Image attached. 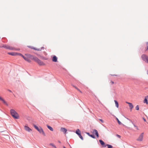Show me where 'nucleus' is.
Wrapping results in <instances>:
<instances>
[{"label": "nucleus", "mask_w": 148, "mask_h": 148, "mask_svg": "<svg viewBox=\"0 0 148 148\" xmlns=\"http://www.w3.org/2000/svg\"><path fill=\"white\" fill-rule=\"evenodd\" d=\"M10 113L13 117L15 119H18L19 118V115L17 112L14 110L11 109L10 110Z\"/></svg>", "instance_id": "nucleus-1"}, {"label": "nucleus", "mask_w": 148, "mask_h": 148, "mask_svg": "<svg viewBox=\"0 0 148 148\" xmlns=\"http://www.w3.org/2000/svg\"><path fill=\"white\" fill-rule=\"evenodd\" d=\"M33 126L35 129H36L40 133H41L44 136H45V134L42 128H41V127H40V128H39L35 124H34Z\"/></svg>", "instance_id": "nucleus-2"}, {"label": "nucleus", "mask_w": 148, "mask_h": 148, "mask_svg": "<svg viewBox=\"0 0 148 148\" xmlns=\"http://www.w3.org/2000/svg\"><path fill=\"white\" fill-rule=\"evenodd\" d=\"M142 59L145 63L148 64V56L145 54H143L141 56Z\"/></svg>", "instance_id": "nucleus-3"}, {"label": "nucleus", "mask_w": 148, "mask_h": 148, "mask_svg": "<svg viewBox=\"0 0 148 148\" xmlns=\"http://www.w3.org/2000/svg\"><path fill=\"white\" fill-rule=\"evenodd\" d=\"M75 133L82 140H84L83 138L81 135V131L79 129H77L75 131Z\"/></svg>", "instance_id": "nucleus-4"}, {"label": "nucleus", "mask_w": 148, "mask_h": 148, "mask_svg": "<svg viewBox=\"0 0 148 148\" xmlns=\"http://www.w3.org/2000/svg\"><path fill=\"white\" fill-rule=\"evenodd\" d=\"M34 61L36 62L40 65H44L45 64L42 61H41L38 58L36 57Z\"/></svg>", "instance_id": "nucleus-5"}, {"label": "nucleus", "mask_w": 148, "mask_h": 148, "mask_svg": "<svg viewBox=\"0 0 148 148\" xmlns=\"http://www.w3.org/2000/svg\"><path fill=\"white\" fill-rule=\"evenodd\" d=\"M93 133L95 135L97 138H98L99 137V134L98 131L96 129H94L93 130Z\"/></svg>", "instance_id": "nucleus-6"}, {"label": "nucleus", "mask_w": 148, "mask_h": 148, "mask_svg": "<svg viewBox=\"0 0 148 148\" xmlns=\"http://www.w3.org/2000/svg\"><path fill=\"white\" fill-rule=\"evenodd\" d=\"M99 142L100 143L101 145H102L103 147H106V144H105V142L103 141L102 140L100 139L99 140Z\"/></svg>", "instance_id": "nucleus-7"}, {"label": "nucleus", "mask_w": 148, "mask_h": 148, "mask_svg": "<svg viewBox=\"0 0 148 148\" xmlns=\"http://www.w3.org/2000/svg\"><path fill=\"white\" fill-rule=\"evenodd\" d=\"M143 134V133H142L140 134L139 137L137 139V140L140 141H141L142 140Z\"/></svg>", "instance_id": "nucleus-8"}, {"label": "nucleus", "mask_w": 148, "mask_h": 148, "mask_svg": "<svg viewBox=\"0 0 148 148\" xmlns=\"http://www.w3.org/2000/svg\"><path fill=\"white\" fill-rule=\"evenodd\" d=\"M58 58L55 55H54L52 58V61L54 62H58Z\"/></svg>", "instance_id": "nucleus-9"}, {"label": "nucleus", "mask_w": 148, "mask_h": 148, "mask_svg": "<svg viewBox=\"0 0 148 148\" xmlns=\"http://www.w3.org/2000/svg\"><path fill=\"white\" fill-rule=\"evenodd\" d=\"M24 128L25 130L28 132H30L32 130L31 128H30L28 126L26 125L25 126Z\"/></svg>", "instance_id": "nucleus-10"}, {"label": "nucleus", "mask_w": 148, "mask_h": 148, "mask_svg": "<svg viewBox=\"0 0 148 148\" xmlns=\"http://www.w3.org/2000/svg\"><path fill=\"white\" fill-rule=\"evenodd\" d=\"M126 103L128 104L129 106L130 107V108L131 110L134 107V106L132 104V103L127 102H126Z\"/></svg>", "instance_id": "nucleus-11"}, {"label": "nucleus", "mask_w": 148, "mask_h": 148, "mask_svg": "<svg viewBox=\"0 0 148 148\" xmlns=\"http://www.w3.org/2000/svg\"><path fill=\"white\" fill-rule=\"evenodd\" d=\"M61 131L63 132L64 134H66V132L67 131V129L64 127H61Z\"/></svg>", "instance_id": "nucleus-12"}, {"label": "nucleus", "mask_w": 148, "mask_h": 148, "mask_svg": "<svg viewBox=\"0 0 148 148\" xmlns=\"http://www.w3.org/2000/svg\"><path fill=\"white\" fill-rule=\"evenodd\" d=\"M0 100L2 101L3 103L5 104L6 105L8 106V104L5 101L4 99L2 98L0 96Z\"/></svg>", "instance_id": "nucleus-13"}, {"label": "nucleus", "mask_w": 148, "mask_h": 148, "mask_svg": "<svg viewBox=\"0 0 148 148\" xmlns=\"http://www.w3.org/2000/svg\"><path fill=\"white\" fill-rule=\"evenodd\" d=\"M36 57H34L32 55L29 54V56H27V58H29L31 59L35 60V58Z\"/></svg>", "instance_id": "nucleus-14"}, {"label": "nucleus", "mask_w": 148, "mask_h": 148, "mask_svg": "<svg viewBox=\"0 0 148 148\" xmlns=\"http://www.w3.org/2000/svg\"><path fill=\"white\" fill-rule=\"evenodd\" d=\"M23 58L26 61H27V62H31V60L28 59V58H27L25 56L23 57Z\"/></svg>", "instance_id": "nucleus-15"}, {"label": "nucleus", "mask_w": 148, "mask_h": 148, "mask_svg": "<svg viewBox=\"0 0 148 148\" xmlns=\"http://www.w3.org/2000/svg\"><path fill=\"white\" fill-rule=\"evenodd\" d=\"M16 52H8V54L9 55L12 56H16Z\"/></svg>", "instance_id": "nucleus-16"}, {"label": "nucleus", "mask_w": 148, "mask_h": 148, "mask_svg": "<svg viewBox=\"0 0 148 148\" xmlns=\"http://www.w3.org/2000/svg\"><path fill=\"white\" fill-rule=\"evenodd\" d=\"M47 127L48 128V129H49V130H50L51 131H53V129L50 126L48 125H47Z\"/></svg>", "instance_id": "nucleus-17"}, {"label": "nucleus", "mask_w": 148, "mask_h": 148, "mask_svg": "<svg viewBox=\"0 0 148 148\" xmlns=\"http://www.w3.org/2000/svg\"><path fill=\"white\" fill-rule=\"evenodd\" d=\"M114 101L115 103L116 106L117 108H118L119 106V105L118 101L116 100H114Z\"/></svg>", "instance_id": "nucleus-18"}, {"label": "nucleus", "mask_w": 148, "mask_h": 148, "mask_svg": "<svg viewBox=\"0 0 148 148\" xmlns=\"http://www.w3.org/2000/svg\"><path fill=\"white\" fill-rule=\"evenodd\" d=\"M143 102L144 103H146V104H148V101L147 99L146 98H145L143 101Z\"/></svg>", "instance_id": "nucleus-19"}, {"label": "nucleus", "mask_w": 148, "mask_h": 148, "mask_svg": "<svg viewBox=\"0 0 148 148\" xmlns=\"http://www.w3.org/2000/svg\"><path fill=\"white\" fill-rule=\"evenodd\" d=\"M106 146L108 147V148H113V146L110 145L106 144Z\"/></svg>", "instance_id": "nucleus-20"}, {"label": "nucleus", "mask_w": 148, "mask_h": 148, "mask_svg": "<svg viewBox=\"0 0 148 148\" xmlns=\"http://www.w3.org/2000/svg\"><path fill=\"white\" fill-rule=\"evenodd\" d=\"M16 56L19 55V56H21L23 58V57H24V56L21 53H16Z\"/></svg>", "instance_id": "nucleus-21"}, {"label": "nucleus", "mask_w": 148, "mask_h": 148, "mask_svg": "<svg viewBox=\"0 0 148 148\" xmlns=\"http://www.w3.org/2000/svg\"><path fill=\"white\" fill-rule=\"evenodd\" d=\"M116 120L117 121L119 125H121L122 124L121 122L119 120L118 118H116Z\"/></svg>", "instance_id": "nucleus-22"}, {"label": "nucleus", "mask_w": 148, "mask_h": 148, "mask_svg": "<svg viewBox=\"0 0 148 148\" xmlns=\"http://www.w3.org/2000/svg\"><path fill=\"white\" fill-rule=\"evenodd\" d=\"M92 138H93L95 139V135L94 134H92L90 135V136Z\"/></svg>", "instance_id": "nucleus-23"}, {"label": "nucleus", "mask_w": 148, "mask_h": 148, "mask_svg": "<svg viewBox=\"0 0 148 148\" xmlns=\"http://www.w3.org/2000/svg\"><path fill=\"white\" fill-rule=\"evenodd\" d=\"M8 49H10V50H13L14 49V48H13L12 47H11L10 46H8Z\"/></svg>", "instance_id": "nucleus-24"}, {"label": "nucleus", "mask_w": 148, "mask_h": 148, "mask_svg": "<svg viewBox=\"0 0 148 148\" xmlns=\"http://www.w3.org/2000/svg\"><path fill=\"white\" fill-rule=\"evenodd\" d=\"M49 145L51 146H53V147H54L55 148H57L56 146L52 143H50L49 144Z\"/></svg>", "instance_id": "nucleus-25"}, {"label": "nucleus", "mask_w": 148, "mask_h": 148, "mask_svg": "<svg viewBox=\"0 0 148 148\" xmlns=\"http://www.w3.org/2000/svg\"><path fill=\"white\" fill-rule=\"evenodd\" d=\"M74 87V88H75L76 89H77L79 91H80V92H82L80 90L78 89L77 87H76V86H74L73 85H72Z\"/></svg>", "instance_id": "nucleus-26"}, {"label": "nucleus", "mask_w": 148, "mask_h": 148, "mask_svg": "<svg viewBox=\"0 0 148 148\" xmlns=\"http://www.w3.org/2000/svg\"><path fill=\"white\" fill-rule=\"evenodd\" d=\"M135 109L137 110H139V107L138 105H137L136 106Z\"/></svg>", "instance_id": "nucleus-27"}, {"label": "nucleus", "mask_w": 148, "mask_h": 148, "mask_svg": "<svg viewBox=\"0 0 148 148\" xmlns=\"http://www.w3.org/2000/svg\"><path fill=\"white\" fill-rule=\"evenodd\" d=\"M3 47L5 48L8 49V47L6 45H3Z\"/></svg>", "instance_id": "nucleus-28"}, {"label": "nucleus", "mask_w": 148, "mask_h": 148, "mask_svg": "<svg viewBox=\"0 0 148 148\" xmlns=\"http://www.w3.org/2000/svg\"><path fill=\"white\" fill-rule=\"evenodd\" d=\"M99 120L100 121H101V122L102 123H104V121L102 119H99Z\"/></svg>", "instance_id": "nucleus-29"}, {"label": "nucleus", "mask_w": 148, "mask_h": 148, "mask_svg": "<svg viewBox=\"0 0 148 148\" xmlns=\"http://www.w3.org/2000/svg\"><path fill=\"white\" fill-rule=\"evenodd\" d=\"M32 49H34V50H38V49L37 48H36L35 47H33V48H32Z\"/></svg>", "instance_id": "nucleus-30"}, {"label": "nucleus", "mask_w": 148, "mask_h": 148, "mask_svg": "<svg viewBox=\"0 0 148 148\" xmlns=\"http://www.w3.org/2000/svg\"><path fill=\"white\" fill-rule=\"evenodd\" d=\"M125 117V118L129 120L131 122H132V121L131 120H130V119H128V118H126V117H125V116H124Z\"/></svg>", "instance_id": "nucleus-31"}, {"label": "nucleus", "mask_w": 148, "mask_h": 148, "mask_svg": "<svg viewBox=\"0 0 148 148\" xmlns=\"http://www.w3.org/2000/svg\"><path fill=\"white\" fill-rule=\"evenodd\" d=\"M86 134H87L89 136H90V133L89 132H86Z\"/></svg>", "instance_id": "nucleus-32"}, {"label": "nucleus", "mask_w": 148, "mask_h": 148, "mask_svg": "<svg viewBox=\"0 0 148 148\" xmlns=\"http://www.w3.org/2000/svg\"><path fill=\"white\" fill-rule=\"evenodd\" d=\"M132 123L133 125L135 127H136V126L133 123L132 121V122H131Z\"/></svg>", "instance_id": "nucleus-33"}, {"label": "nucleus", "mask_w": 148, "mask_h": 148, "mask_svg": "<svg viewBox=\"0 0 148 148\" xmlns=\"http://www.w3.org/2000/svg\"><path fill=\"white\" fill-rule=\"evenodd\" d=\"M27 47H28L29 48H31L32 49V48L33 47H32L31 46H28Z\"/></svg>", "instance_id": "nucleus-34"}, {"label": "nucleus", "mask_w": 148, "mask_h": 148, "mask_svg": "<svg viewBox=\"0 0 148 148\" xmlns=\"http://www.w3.org/2000/svg\"><path fill=\"white\" fill-rule=\"evenodd\" d=\"M116 136H118V137L119 138H120L121 137V136L117 134Z\"/></svg>", "instance_id": "nucleus-35"}, {"label": "nucleus", "mask_w": 148, "mask_h": 148, "mask_svg": "<svg viewBox=\"0 0 148 148\" xmlns=\"http://www.w3.org/2000/svg\"><path fill=\"white\" fill-rule=\"evenodd\" d=\"M29 54L26 53V54H25V55L27 57V56H29Z\"/></svg>", "instance_id": "nucleus-36"}, {"label": "nucleus", "mask_w": 148, "mask_h": 148, "mask_svg": "<svg viewBox=\"0 0 148 148\" xmlns=\"http://www.w3.org/2000/svg\"><path fill=\"white\" fill-rule=\"evenodd\" d=\"M8 91H9L10 92H12V91L11 90H10V89H8Z\"/></svg>", "instance_id": "nucleus-37"}, {"label": "nucleus", "mask_w": 148, "mask_h": 148, "mask_svg": "<svg viewBox=\"0 0 148 148\" xmlns=\"http://www.w3.org/2000/svg\"><path fill=\"white\" fill-rule=\"evenodd\" d=\"M14 50H17V51H19L20 50V49H15L14 48Z\"/></svg>", "instance_id": "nucleus-38"}, {"label": "nucleus", "mask_w": 148, "mask_h": 148, "mask_svg": "<svg viewBox=\"0 0 148 148\" xmlns=\"http://www.w3.org/2000/svg\"><path fill=\"white\" fill-rule=\"evenodd\" d=\"M97 100L98 101H99V103L102 105V104L100 102V101L99 100V99H97Z\"/></svg>", "instance_id": "nucleus-39"}, {"label": "nucleus", "mask_w": 148, "mask_h": 148, "mask_svg": "<svg viewBox=\"0 0 148 148\" xmlns=\"http://www.w3.org/2000/svg\"><path fill=\"white\" fill-rule=\"evenodd\" d=\"M44 49V47H42L40 48V49H41V50L43 49Z\"/></svg>", "instance_id": "nucleus-40"}, {"label": "nucleus", "mask_w": 148, "mask_h": 148, "mask_svg": "<svg viewBox=\"0 0 148 148\" xmlns=\"http://www.w3.org/2000/svg\"><path fill=\"white\" fill-rule=\"evenodd\" d=\"M41 49H40V48L38 49V50H37V51H41Z\"/></svg>", "instance_id": "nucleus-41"}, {"label": "nucleus", "mask_w": 148, "mask_h": 148, "mask_svg": "<svg viewBox=\"0 0 148 148\" xmlns=\"http://www.w3.org/2000/svg\"><path fill=\"white\" fill-rule=\"evenodd\" d=\"M143 120L145 121H146V119L145 118H144V117H143Z\"/></svg>", "instance_id": "nucleus-42"}, {"label": "nucleus", "mask_w": 148, "mask_h": 148, "mask_svg": "<svg viewBox=\"0 0 148 148\" xmlns=\"http://www.w3.org/2000/svg\"><path fill=\"white\" fill-rule=\"evenodd\" d=\"M111 82L112 84H114V82L113 81H111Z\"/></svg>", "instance_id": "nucleus-43"}, {"label": "nucleus", "mask_w": 148, "mask_h": 148, "mask_svg": "<svg viewBox=\"0 0 148 148\" xmlns=\"http://www.w3.org/2000/svg\"><path fill=\"white\" fill-rule=\"evenodd\" d=\"M145 98H146L147 99L148 98V95H147L145 97Z\"/></svg>", "instance_id": "nucleus-44"}, {"label": "nucleus", "mask_w": 148, "mask_h": 148, "mask_svg": "<svg viewBox=\"0 0 148 148\" xmlns=\"http://www.w3.org/2000/svg\"><path fill=\"white\" fill-rule=\"evenodd\" d=\"M2 39L6 40V39L5 38H2Z\"/></svg>", "instance_id": "nucleus-45"}, {"label": "nucleus", "mask_w": 148, "mask_h": 148, "mask_svg": "<svg viewBox=\"0 0 148 148\" xmlns=\"http://www.w3.org/2000/svg\"><path fill=\"white\" fill-rule=\"evenodd\" d=\"M43 59H44V60H46V58L44 57H43Z\"/></svg>", "instance_id": "nucleus-46"}, {"label": "nucleus", "mask_w": 148, "mask_h": 148, "mask_svg": "<svg viewBox=\"0 0 148 148\" xmlns=\"http://www.w3.org/2000/svg\"><path fill=\"white\" fill-rule=\"evenodd\" d=\"M112 75V76H117V75Z\"/></svg>", "instance_id": "nucleus-47"}, {"label": "nucleus", "mask_w": 148, "mask_h": 148, "mask_svg": "<svg viewBox=\"0 0 148 148\" xmlns=\"http://www.w3.org/2000/svg\"><path fill=\"white\" fill-rule=\"evenodd\" d=\"M147 74L148 75V70L147 71Z\"/></svg>", "instance_id": "nucleus-48"}, {"label": "nucleus", "mask_w": 148, "mask_h": 148, "mask_svg": "<svg viewBox=\"0 0 148 148\" xmlns=\"http://www.w3.org/2000/svg\"><path fill=\"white\" fill-rule=\"evenodd\" d=\"M58 143H61V142H60V141H59H59H58Z\"/></svg>", "instance_id": "nucleus-49"}, {"label": "nucleus", "mask_w": 148, "mask_h": 148, "mask_svg": "<svg viewBox=\"0 0 148 148\" xmlns=\"http://www.w3.org/2000/svg\"><path fill=\"white\" fill-rule=\"evenodd\" d=\"M63 148H66L64 146H63Z\"/></svg>", "instance_id": "nucleus-50"}, {"label": "nucleus", "mask_w": 148, "mask_h": 148, "mask_svg": "<svg viewBox=\"0 0 148 148\" xmlns=\"http://www.w3.org/2000/svg\"><path fill=\"white\" fill-rule=\"evenodd\" d=\"M106 129H107V130H108V131H109V130H108L107 128L106 127Z\"/></svg>", "instance_id": "nucleus-51"}, {"label": "nucleus", "mask_w": 148, "mask_h": 148, "mask_svg": "<svg viewBox=\"0 0 148 148\" xmlns=\"http://www.w3.org/2000/svg\"><path fill=\"white\" fill-rule=\"evenodd\" d=\"M136 129L138 130V127L136 126Z\"/></svg>", "instance_id": "nucleus-52"}, {"label": "nucleus", "mask_w": 148, "mask_h": 148, "mask_svg": "<svg viewBox=\"0 0 148 148\" xmlns=\"http://www.w3.org/2000/svg\"><path fill=\"white\" fill-rule=\"evenodd\" d=\"M148 49V46H147V50Z\"/></svg>", "instance_id": "nucleus-53"}]
</instances>
